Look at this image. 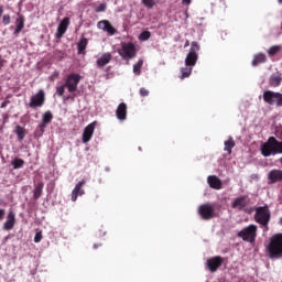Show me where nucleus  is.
<instances>
[{"mask_svg": "<svg viewBox=\"0 0 282 282\" xmlns=\"http://www.w3.org/2000/svg\"><path fill=\"white\" fill-rule=\"evenodd\" d=\"M263 158H270V155L282 154V141L276 140L274 137H270L260 148Z\"/></svg>", "mask_w": 282, "mask_h": 282, "instance_id": "obj_1", "label": "nucleus"}, {"mask_svg": "<svg viewBox=\"0 0 282 282\" xmlns=\"http://www.w3.org/2000/svg\"><path fill=\"white\" fill-rule=\"evenodd\" d=\"M269 259H282V234H275L267 246Z\"/></svg>", "mask_w": 282, "mask_h": 282, "instance_id": "obj_2", "label": "nucleus"}, {"mask_svg": "<svg viewBox=\"0 0 282 282\" xmlns=\"http://www.w3.org/2000/svg\"><path fill=\"white\" fill-rule=\"evenodd\" d=\"M253 218L256 224H259L261 228H265L268 230V225L270 224V219H272L270 207L268 205L257 207Z\"/></svg>", "mask_w": 282, "mask_h": 282, "instance_id": "obj_3", "label": "nucleus"}, {"mask_svg": "<svg viewBox=\"0 0 282 282\" xmlns=\"http://www.w3.org/2000/svg\"><path fill=\"white\" fill-rule=\"evenodd\" d=\"M117 52L119 56H121L122 61H131L138 56V50L135 48V44L132 42H121V46Z\"/></svg>", "mask_w": 282, "mask_h": 282, "instance_id": "obj_4", "label": "nucleus"}, {"mask_svg": "<svg viewBox=\"0 0 282 282\" xmlns=\"http://www.w3.org/2000/svg\"><path fill=\"white\" fill-rule=\"evenodd\" d=\"M257 225H249L242 228L238 234L237 237L242 239V241H247V243H254L257 241Z\"/></svg>", "mask_w": 282, "mask_h": 282, "instance_id": "obj_5", "label": "nucleus"}, {"mask_svg": "<svg viewBox=\"0 0 282 282\" xmlns=\"http://www.w3.org/2000/svg\"><path fill=\"white\" fill-rule=\"evenodd\" d=\"M198 215L204 221H210L219 217V213L215 210V205L203 204L198 207Z\"/></svg>", "mask_w": 282, "mask_h": 282, "instance_id": "obj_6", "label": "nucleus"}, {"mask_svg": "<svg viewBox=\"0 0 282 282\" xmlns=\"http://www.w3.org/2000/svg\"><path fill=\"white\" fill-rule=\"evenodd\" d=\"M199 50H200L199 43L192 42L189 52L185 57V65L187 67H195V65H197V59L199 58V56L197 55V52H199Z\"/></svg>", "mask_w": 282, "mask_h": 282, "instance_id": "obj_7", "label": "nucleus"}, {"mask_svg": "<svg viewBox=\"0 0 282 282\" xmlns=\"http://www.w3.org/2000/svg\"><path fill=\"white\" fill-rule=\"evenodd\" d=\"M263 101L267 105L274 106L276 105L278 107H282V94L272 91V90H264L262 95Z\"/></svg>", "mask_w": 282, "mask_h": 282, "instance_id": "obj_8", "label": "nucleus"}, {"mask_svg": "<svg viewBox=\"0 0 282 282\" xmlns=\"http://www.w3.org/2000/svg\"><path fill=\"white\" fill-rule=\"evenodd\" d=\"M78 83H80V75L76 73H70L66 76L64 87L67 88L69 94H74L78 89Z\"/></svg>", "mask_w": 282, "mask_h": 282, "instance_id": "obj_9", "label": "nucleus"}, {"mask_svg": "<svg viewBox=\"0 0 282 282\" xmlns=\"http://www.w3.org/2000/svg\"><path fill=\"white\" fill-rule=\"evenodd\" d=\"M45 105V90L40 89L35 95L30 98L29 107L30 109H39Z\"/></svg>", "mask_w": 282, "mask_h": 282, "instance_id": "obj_10", "label": "nucleus"}, {"mask_svg": "<svg viewBox=\"0 0 282 282\" xmlns=\"http://www.w3.org/2000/svg\"><path fill=\"white\" fill-rule=\"evenodd\" d=\"M221 265H224V259L220 256L212 257L206 261V268L212 273L217 272Z\"/></svg>", "mask_w": 282, "mask_h": 282, "instance_id": "obj_11", "label": "nucleus"}, {"mask_svg": "<svg viewBox=\"0 0 282 282\" xmlns=\"http://www.w3.org/2000/svg\"><path fill=\"white\" fill-rule=\"evenodd\" d=\"M97 124H98L97 121H93L84 129V132H83L84 144H87V142H89L91 138H94V131H96Z\"/></svg>", "mask_w": 282, "mask_h": 282, "instance_id": "obj_12", "label": "nucleus"}, {"mask_svg": "<svg viewBox=\"0 0 282 282\" xmlns=\"http://www.w3.org/2000/svg\"><path fill=\"white\" fill-rule=\"evenodd\" d=\"M54 119V115H52V111H46L42 116V122L39 124L37 129L40 131V135H43L45 133V128L52 120Z\"/></svg>", "mask_w": 282, "mask_h": 282, "instance_id": "obj_13", "label": "nucleus"}, {"mask_svg": "<svg viewBox=\"0 0 282 282\" xmlns=\"http://www.w3.org/2000/svg\"><path fill=\"white\" fill-rule=\"evenodd\" d=\"M97 28L99 30H102L104 32H108L110 34V36H113V34H116V32H118L116 30V28H113V25H111V22H109L108 20H101L97 23Z\"/></svg>", "mask_w": 282, "mask_h": 282, "instance_id": "obj_14", "label": "nucleus"}, {"mask_svg": "<svg viewBox=\"0 0 282 282\" xmlns=\"http://www.w3.org/2000/svg\"><path fill=\"white\" fill-rule=\"evenodd\" d=\"M87 184V181L82 180L78 184L75 185L73 192H72V202H76L78 199V196L85 195V189H83V186Z\"/></svg>", "mask_w": 282, "mask_h": 282, "instance_id": "obj_15", "label": "nucleus"}, {"mask_svg": "<svg viewBox=\"0 0 282 282\" xmlns=\"http://www.w3.org/2000/svg\"><path fill=\"white\" fill-rule=\"evenodd\" d=\"M67 28H69V18H64L57 26L56 39H63V35L67 32Z\"/></svg>", "mask_w": 282, "mask_h": 282, "instance_id": "obj_16", "label": "nucleus"}, {"mask_svg": "<svg viewBox=\"0 0 282 282\" xmlns=\"http://www.w3.org/2000/svg\"><path fill=\"white\" fill-rule=\"evenodd\" d=\"M268 181H269V184H276L279 182H282V170H271L269 173H268Z\"/></svg>", "mask_w": 282, "mask_h": 282, "instance_id": "obj_17", "label": "nucleus"}, {"mask_svg": "<svg viewBox=\"0 0 282 282\" xmlns=\"http://www.w3.org/2000/svg\"><path fill=\"white\" fill-rule=\"evenodd\" d=\"M17 224V215L14 212L10 210L7 216V220L3 224V230H12Z\"/></svg>", "mask_w": 282, "mask_h": 282, "instance_id": "obj_18", "label": "nucleus"}, {"mask_svg": "<svg viewBox=\"0 0 282 282\" xmlns=\"http://www.w3.org/2000/svg\"><path fill=\"white\" fill-rule=\"evenodd\" d=\"M246 206H248V196H239L231 203V208H237L238 210H243Z\"/></svg>", "mask_w": 282, "mask_h": 282, "instance_id": "obj_19", "label": "nucleus"}, {"mask_svg": "<svg viewBox=\"0 0 282 282\" xmlns=\"http://www.w3.org/2000/svg\"><path fill=\"white\" fill-rule=\"evenodd\" d=\"M23 28H25V17H23L21 13H18V18L15 20V30L13 32L14 36H19V34H21L23 31Z\"/></svg>", "mask_w": 282, "mask_h": 282, "instance_id": "obj_20", "label": "nucleus"}, {"mask_svg": "<svg viewBox=\"0 0 282 282\" xmlns=\"http://www.w3.org/2000/svg\"><path fill=\"white\" fill-rule=\"evenodd\" d=\"M116 117L118 120H121V121L127 120V104L121 102L118 105L116 110Z\"/></svg>", "mask_w": 282, "mask_h": 282, "instance_id": "obj_21", "label": "nucleus"}, {"mask_svg": "<svg viewBox=\"0 0 282 282\" xmlns=\"http://www.w3.org/2000/svg\"><path fill=\"white\" fill-rule=\"evenodd\" d=\"M207 183L209 184L210 188L221 191V180H219V177L210 175L207 177Z\"/></svg>", "mask_w": 282, "mask_h": 282, "instance_id": "obj_22", "label": "nucleus"}, {"mask_svg": "<svg viewBox=\"0 0 282 282\" xmlns=\"http://www.w3.org/2000/svg\"><path fill=\"white\" fill-rule=\"evenodd\" d=\"M282 83V76L281 73L272 74L269 78V85L270 87H280Z\"/></svg>", "mask_w": 282, "mask_h": 282, "instance_id": "obj_23", "label": "nucleus"}, {"mask_svg": "<svg viewBox=\"0 0 282 282\" xmlns=\"http://www.w3.org/2000/svg\"><path fill=\"white\" fill-rule=\"evenodd\" d=\"M111 53H105L100 58L97 59V65L99 67H105V65H109L111 63Z\"/></svg>", "mask_w": 282, "mask_h": 282, "instance_id": "obj_24", "label": "nucleus"}, {"mask_svg": "<svg viewBox=\"0 0 282 282\" xmlns=\"http://www.w3.org/2000/svg\"><path fill=\"white\" fill-rule=\"evenodd\" d=\"M265 61H268V57L265 56V54L263 53H259L257 55H254L251 65L253 67H257V65H261V63H265Z\"/></svg>", "mask_w": 282, "mask_h": 282, "instance_id": "obj_25", "label": "nucleus"}, {"mask_svg": "<svg viewBox=\"0 0 282 282\" xmlns=\"http://www.w3.org/2000/svg\"><path fill=\"white\" fill-rule=\"evenodd\" d=\"M44 186H45V184H43V182H40L34 185L33 199H39L41 197V195H43Z\"/></svg>", "mask_w": 282, "mask_h": 282, "instance_id": "obj_26", "label": "nucleus"}, {"mask_svg": "<svg viewBox=\"0 0 282 282\" xmlns=\"http://www.w3.org/2000/svg\"><path fill=\"white\" fill-rule=\"evenodd\" d=\"M15 135H18V140L21 142L22 140H25V135L28 134L25 128L21 126H15L14 129Z\"/></svg>", "mask_w": 282, "mask_h": 282, "instance_id": "obj_27", "label": "nucleus"}, {"mask_svg": "<svg viewBox=\"0 0 282 282\" xmlns=\"http://www.w3.org/2000/svg\"><path fill=\"white\" fill-rule=\"evenodd\" d=\"M232 149H235V140L230 137L229 140L225 141L224 151H227L228 155H230L232 153Z\"/></svg>", "mask_w": 282, "mask_h": 282, "instance_id": "obj_28", "label": "nucleus"}, {"mask_svg": "<svg viewBox=\"0 0 282 282\" xmlns=\"http://www.w3.org/2000/svg\"><path fill=\"white\" fill-rule=\"evenodd\" d=\"M181 78L182 80H184V78H188V76H191V74H193V66H187L185 65V67L181 68Z\"/></svg>", "mask_w": 282, "mask_h": 282, "instance_id": "obj_29", "label": "nucleus"}, {"mask_svg": "<svg viewBox=\"0 0 282 282\" xmlns=\"http://www.w3.org/2000/svg\"><path fill=\"white\" fill-rule=\"evenodd\" d=\"M143 65H144L143 59H139L137 62V64L133 65V74H135V76H140V74H142V66Z\"/></svg>", "mask_w": 282, "mask_h": 282, "instance_id": "obj_30", "label": "nucleus"}, {"mask_svg": "<svg viewBox=\"0 0 282 282\" xmlns=\"http://www.w3.org/2000/svg\"><path fill=\"white\" fill-rule=\"evenodd\" d=\"M87 39H82L77 44L78 54H85V50H87Z\"/></svg>", "mask_w": 282, "mask_h": 282, "instance_id": "obj_31", "label": "nucleus"}, {"mask_svg": "<svg viewBox=\"0 0 282 282\" xmlns=\"http://www.w3.org/2000/svg\"><path fill=\"white\" fill-rule=\"evenodd\" d=\"M12 166L14 170L17 169H23V165L25 164V161L23 159H19V158H15L13 161H12Z\"/></svg>", "mask_w": 282, "mask_h": 282, "instance_id": "obj_32", "label": "nucleus"}, {"mask_svg": "<svg viewBox=\"0 0 282 282\" xmlns=\"http://www.w3.org/2000/svg\"><path fill=\"white\" fill-rule=\"evenodd\" d=\"M280 51H281V46H271L268 50V54L269 56H274L275 54H279Z\"/></svg>", "mask_w": 282, "mask_h": 282, "instance_id": "obj_33", "label": "nucleus"}, {"mask_svg": "<svg viewBox=\"0 0 282 282\" xmlns=\"http://www.w3.org/2000/svg\"><path fill=\"white\" fill-rule=\"evenodd\" d=\"M141 2L145 8H149L150 10L151 8L155 7V0H141Z\"/></svg>", "mask_w": 282, "mask_h": 282, "instance_id": "obj_34", "label": "nucleus"}, {"mask_svg": "<svg viewBox=\"0 0 282 282\" xmlns=\"http://www.w3.org/2000/svg\"><path fill=\"white\" fill-rule=\"evenodd\" d=\"M95 12H106L107 11V3H101L97 7H94Z\"/></svg>", "mask_w": 282, "mask_h": 282, "instance_id": "obj_35", "label": "nucleus"}, {"mask_svg": "<svg viewBox=\"0 0 282 282\" xmlns=\"http://www.w3.org/2000/svg\"><path fill=\"white\" fill-rule=\"evenodd\" d=\"M150 39H151V32H149V31H143L140 34V40L141 41H149Z\"/></svg>", "mask_w": 282, "mask_h": 282, "instance_id": "obj_36", "label": "nucleus"}, {"mask_svg": "<svg viewBox=\"0 0 282 282\" xmlns=\"http://www.w3.org/2000/svg\"><path fill=\"white\" fill-rule=\"evenodd\" d=\"M65 87H67V86H65V84L64 85H62V86H59V87H56V94H57V96H63V94H65Z\"/></svg>", "mask_w": 282, "mask_h": 282, "instance_id": "obj_37", "label": "nucleus"}, {"mask_svg": "<svg viewBox=\"0 0 282 282\" xmlns=\"http://www.w3.org/2000/svg\"><path fill=\"white\" fill-rule=\"evenodd\" d=\"M59 75L61 73L58 70L53 72V74L50 76V80L54 83V80H56V78H58Z\"/></svg>", "mask_w": 282, "mask_h": 282, "instance_id": "obj_38", "label": "nucleus"}, {"mask_svg": "<svg viewBox=\"0 0 282 282\" xmlns=\"http://www.w3.org/2000/svg\"><path fill=\"white\" fill-rule=\"evenodd\" d=\"M10 21L11 19L9 14L3 15V19H2L3 25H10Z\"/></svg>", "mask_w": 282, "mask_h": 282, "instance_id": "obj_39", "label": "nucleus"}, {"mask_svg": "<svg viewBox=\"0 0 282 282\" xmlns=\"http://www.w3.org/2000/svg\"><path fill=\"white\" fill-rule=\"evenodd\" d=\"M140 96L143 98L149 96V90L147 88H140Z\"/></svg>", "mask_w": 282, "mask_h": 282, "instance_id": "obj_40", "label": "nucleus"}, {"mask_svg": "<svg viewBox=\"0 0 282 282\" xmlns=\"http://www.w3.org/2000/svg\"><path fill=\"white\" fill-rule=\"evenodd\" d=\"M41 239H43V235H41V232H37L34 237V242L40 243Z\"/></svg>", "mask_w": 282, "mask_h": 282, "instance_id": "obj_41", "label": "nucleus"}, {"mask_svg": "<svg viewBox=\"0 0 282 282\" xmlns=\"http://www.w3.org/2000/svg\"><path fill=\"white\" fill-rule=\"evenodd\" d=\"M6 217V209H0V221Z\"/></svg>", "mask_w": 282, "mask_h": 282, "instance_id": "obj_42", "label": "nucleus"}, {"mask_svg": "<svg viewBox=\"0 0 282 282\" xmlns=\"http://www.w3.org/2000/svg\"><path fill=\"white\" fill-rule=\"evenodd\" d=\"M8 105H10V101L9 100H6L1 104V109H6V107H8Z\"/></svg>", "mask_w": 282, "mask_h": 282, "instance_id": "obj_43", "label": "nucleus"}, {"mask_svg": "<svg viewBox=\"0 0 282 282\" xmlns=\"http://www.w3.org/2000/svg\"><path fill=\"white\" fill-rule=\"evenodd\" d=\"M182 3L183 6H191V0H183Z\"/></svg>", "mask_w": 282, "mask_h": 282, "instance_id": "obj_44", "label": "nucleus"}, {"mask_svg": "<svg viewBox=\"0 0 282 282\" xmlns=\"http://www.w3.org/2000/svg\"><path fill=\"white\" fill-rule=\"evenodd\" d=\"M3 63H4V61H3V58H1V55H0V69H1V67H3Z\"/></svg>", "mask_w": 282, "mask_h": 282, "instance_id": "obj_45", "label": "nucleus"}, {"mask_svg": "<svg viewBox=\"0 0 282 282\" xmlns=\"http://www.w3.org/2000/svg\"><path fill=\"white\" fill-rule=\"evenodd\" d=\"M3 17V7H0V19Z\"/></svg>", "mask_w": 282, "mask_h": 282, "instance_id": "obj_46", "label": "nucleus"}, {"mask_svg": "<svg viewBox=\"0 0 282 282\" xmlns=\"http://www.w3.org/2000/svg\"><path fill=\"white\" fill-rule=\"evenodd\" d=\"M191 45V42H188V40L185 42L184 47H188Z\"/></svg>", "mask_w": 282, "mask_h": 282, "instance_id": "obj_47", "label": "nucleus"}, {"mask_svg": "<svg viewBox=\"0 0 282 282\" xmlns=\"http://www.w3.org/2000/svg\"><path fill=\"white\" fill-rule=\"evenodd\" d=\"M99 246H100V245H94V249H95V250H98Z\"/></svg>", "mask_w": 282, "mask_h": 282, "instance_id": "obj_48", "label": "nucleus"}, {"mask_svg": "<svg viewBox=\"0 0 282 282\" xmlns=\"http://www.w3.org/2000/svg\"><path fill=\"white\" fill-rule=\"evenodd\" d=\"M279 3H282V0H278Z\"/></svg>", "mask_w": 282, "mask_h": 282, "instance_id": "obj_49", "label": "nucleus"}]
</instances>
